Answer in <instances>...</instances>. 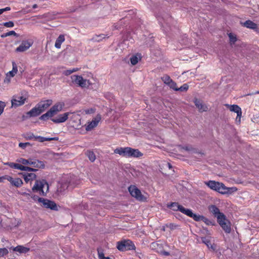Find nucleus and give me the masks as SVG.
Segmentation results:
<instances>
[{
	"label": "nucleus",
	"mask_w": 259,
	"mask_h": 259,
	"mask_svg": "<svg viewBox=\"0 0 259 259\" xmlns=\"http://www.w3.org/2000/svg\"><path fill=\"white\" fill-rule=\"evenodd\" d=\"M168 85L172 89L174 90L175 91H178V87L177 85V83L174 82L173 80H172L168 84Z\"/></svg>",
	"instance_id": "nucleus-41"
},
{
	"label": "nucleus",
	"mask_w": 259,
	"mask_h": 259,
	"mask_svg": "<svg viewBox=\"0 0 259 259\" xmlns=\"http://www.w3.org/2000/svg\"><path fill=\"white\" fill-rule=\"evenodd\" d=\"M22 174L24 181L26 183H31V182L36 179V175L32 172H22Z\"/></svg>",
	"instance_id": "nucleus-17"
},
{
	"label": "nucleus",
	"mask_w": 259,
	"mask_h": 259,
	"mask_svg": "<svg viewBox=\"0 0 259 259\" xmlns=\"http://www.w3.org/2000/svg\"><path fill=\"white\" fill-rule=\"evenodd\" d=\"M39 199L42 201L40 203L45 208H50L52 210H57V205L54 201L45 198Z\"/></svg>",
	"instance_id": "nucleus-14"
},
{
	"label": "nucleus",
	"mask_w": 259,
	"mask_h": 259,
	"mask_svg": "<svg viewBox=\"0 0 259 259\" xmlns=\"http://www.w3.org/2000/svg\"><path fill=\"white\" fill-rule=\"evenodd\" d=\"M65 36L63 34H60L56 39L55 44V47L57 49H60L62 44L65 41Z\"/></svg>",
	"instance_id": "nucleus-27"
},
{
	"label": "nucleus",
	"mask_w": 259,
	"mask_h": 259,
	"mask_svg": "<svg viewBox=\"0 0 259 259\" xmlns=\"http://www.w3.org/2000/svg\"><path fill=\"white\" fill-rule=\"evenodd\" d=\"M53 101L52 100H47L45 101H42L38 103L37 105L38 106V108H40L41 112H44L52 104Z\"/></svg>",
	"instance_id": "nucleus-20"
},
{
	"label": "nucleus",
	"mask_w": 259,
	"mask_h": 259,
	"mask_svg": "<svg viewBox=\"0 0 259 259\" xmlns=\"http://www.w3.org/2000/svg\"><path fill=\"white\" fill-rule=\"evenodd\" d=\"M17 169L21 170H23V171H27L28 172H32V171L35 172V171H37V169L33 168L32 167H28V166H24L22 164H20L19 163H18Z\"/></svg>",
	"instance_id": "nucleus-28"
},
{
	"label": "nucleus",
	"mask_w": 259,
	"mask_h": 259,
	"mask_svg": "<svg viewBox=\"0 0 259 259\" xmlns=\"http://www.w3.org/2000/svg\"><path fill=\"white\" fill-rule=\"evenodd\" d=\"M143 155V154L138 149L131 148L130 157L139 158Z\"/></svg>",
	"instance_id": "nucleus-26"
},
{
	"label": "nucleus",
	"mask_w": 259,
	"mask_h": 259,
	"mask_svg": "<svg viewBox=\"0 0 259 259\" xmlns=\"http://www.w3.org/2000/svg\"><path fill=\"white\" fill-rule=\"evenodd\" d=\"M35 136L32 133H27L24 135V138L27 140H34L35 141Z\"/></svg>",
	"instance_id": "nucleus-34"
},
{
	"label": "nucleus",
	"mask_w": 259,
	"mask_h": 259,
	"mask_svg": "<svg viewBox=\"0 0 259 259\" xmlns=\"http://www.w3.org/2000/svg\"><path fill=\"white\" fill-rule=\"evenodd\" d=\"M218 223L222 227L223 230L227 234H229L231 231V225L230 222L227 219L226 215L224 216V219H221L217 220Z\"/></svg>",
	"instance_id": "nucleus-7"
},
{
	"label": "nucleus",
	"mask_w": 259,
	"mask_h": 259,
	"mask_svg": "<svg viewBox=\"0 0 259 259\" xmlns=\"http://www.w3.org/2000/svg\"><path fill=\"white\" fill-rule=\"evenodd\" d=\"M64 105L63 103H56L53 106L47 113L42 115L39 118L41 120H45L49 117H52L54 114L62 110Z\"/></svg>",
	"instance_id": "nucleus-3"
},
{
	"label": "nucleus",
	"mask_w": 259,
	"mask_h": 259,
	"mask_svg": "<svg viewBox=\"0 0 259 259\" xmlns=\"http://www.w3.org/2000/svg\"><path fill=\"white\" fill-rule=\"evenodd\" d=\"M42 113L41 110L38 108V106L36 105L35 107L31 109L27 113L30 117H35L40 115Z\"/></svg>",
	"instance_id": "nucleus-22"
},
{
	"label": "nucleus",
	"mask_w": 259,
	"mask_h": 259,
	"mask_svg": "<svg viewBox=\"0 0 259 259\" xmlns=\"http://www.w3.org/2000/svg\"><path fill=\"white\" fill-rule=\"evenodd\" d=\"M6 107V104L4 102L0 101V115L3 113L4 108Z\"/></svg>",
	"instance_id": "nucleus-45"
},
{
	"label": "nucleus",
	"mask_w": 259,
	"mask_h": 259,
	"mask_svg": "<svg viewBox=\"0 0 259 259\" xmlns=\"http://www.w3.org/2000/svg\"><path fill=\"white\" fill-rule=\"evenodd\" d=\"M26 98L23 96H14L11 100L12 107H17L23 105L25 101Z\"/></svg>",
	"instance_id": "nucleus-8"
},
{
	"label": "nucleus",
	"mask_w": 259,
	"mask_h": 259,
	"mask_svg": "<svg viewBox=\"0 0 259 259\" xmlns=\"http://www.w3.org/2000/svg\"><path fill=\"white\" fill-rule=\"evenodd\" d=\"M5 165H7L9 166L11 168H14V169H17L18 163H14V162H6L4 163Z\"/></svg>",
	"instance_id": "nucleus-42"
},
{
	"label": "nucleus",
	"mask_w": 259,
	"mask_h": 259,
	"mask_svg": "<svg viewBox=\"0 0 259 259\" xmlns=\"http://www.w3.org/2000/svg\"><path fill=\"white\" fill-rule=\"evenodd\" d=\"M69 113L66 112L62 114H59L55 118H51V120L56 123L64 122L68 118Z\"/></svg>",
	"instance_id": "nucleus-19"
},
{
	"label": "nucleus",
	"mask_w": 259,
	"mask_h": 259,
	"mask_svg": "<svg viewBox=\"0 0 259 259\" xmlns=\"http://www.w3.org/2000/svg\"><path fill=\"white\" fill-rule=\"evenodd\" d=\"M3 180H5L4 178V176H3L2 177H0V182H3Z\"/></svg>",
	"instance_id": "nucleus-57"
},
{
	"label": "nucleus",
	"mask_w": 259,
	"mask_h": 259,
	"mask_svg": "<svg viewBox=\"0 0 259 259\" xmlns=\"http://www.w3.org/2000/svg\"><path fill=\"white\" fill-rule=\"evenodd\" d=\"M32 8L33 9H35L36 8H37V5L36 4H34L33 6H32Z\"/></svg>",
	"instance_id": "nucleus-58"
},
{
	"label": "nucleus",
	"mask_w": 259,
	"mask_h": 259,
	"mask_svg": "<svg viewBox=\"0 0 259 259\" xmlns=\"http://www.w3.org/2000/svg\"><path fill=\"white\" fill-rule=\"evenodd\" d=\"M230 42L231 44H234L237 41V38L236 36L233 35L232 33L229 34Z\"/></svg>",
	"instance_id": "nucleus-43"
},
{
	"label": "nucleus",
	"mask_w": 259,
	"mask_h": 259,
	"mask_svg": "<svg viewBox=\"0 0 259 259\" xmlns=\"http://www.w3.org/2000/svg\"><path fill=\"white\" fill-rule=\"evenodd\" d=\"M33 45L31 40H23L20 45L16 49L17 52H23L27 51Z\"/></svg>",
	"instance_id": "nucleus-11"
},
{
	"label": "nucleus",
	"mask_w": 259,
	"mask_h": 259,
	"mask_svg": "<svg viewBox=\"0 0 259 259\" xmlns=\"http://www.w3.org/2000/svg\"><path fill=\"white\" fill-rule=\"evenodd\" d=\"M31 191L41 196H46L49 192V185L45 179L35 180Z\"/></svg>",
	"instance_id": "nucleus-1"
},
{
	"label": "nucleus",
	"mask_w": 259,
	"mask_h": 259,
	"mask_svg": "<svg viewBox=\"0 0 259 259\" xmlns=\"http://www.w3.org/2000/svg\"><path fill=\"white\" fill-rule=\"evenodd\" d=\"M202 242L204 243L208 248L211 249L213 250H214L215 247L214 245V244H212L210 242V239L209 237H201Z\"/></svg>",
	"instance_id": "nucleus-25"
},
{
	"label": "nucleus",
	"mask_w": 259,
	"mask_h": 259,
	"mask_svg": "<svg viewBox=\"0 0 259 259\" xmlns=\"http://www.w3.org/2000/svg\"><path fill=\"white\" fill-rule=\"evenodd\" d=\"M257 94H259V91H258V92H257Z\"/></svg>",
	"instance_id": "nucleus-64"
},
{
	"label": "nucleus",
	"mask_w": 259,
	"mask_h": 259,
	"mask_svg": "<svg viewBox=\"0 0 259 259\" xmlns=\"http://www.w3.org/2000/svg\"><path fill=\"white\" fill-rule=\"evenodd\" d=\"M243 26L244 27H246V28L252 29H255L257 28V24L253 22L251 20H247L246 21L244 24Z\"/></svg>",
	"instance_id": "nucleus-29"
},
{
	"label": "nucleus",
	"mask_w": 259,
	"mask_h": 259,
	"mask_svg": "<svg viewBox=\"0 0 259 259\" xmlns=\"http://www.w3.org/2000/svg\"><path fill=\"white\" fill-rule=\"evenodd\" d=\"M167 207L174 211H180L182 213L185 214L187 208H185L182 205H180L178 202H171L167 204Z\"/></svg>",
	"instance_id": "nucleus-16"
},
{
	"label": "nucleus",
	"mask_w": 259,
	"mask_h": 259,
	"mask_svg": "<svg viewBox=\"0 0 259 259\" xmlns=\"http://www.w3.org/2000/svg\"><path fill=\"white\" fill-rule=\"evenodd\" d=\"M238 120V122H240L239 121V118H237V120H236V121H237Z\"/></svg>",
	"instance_id": "nucleus-61"
},
{
	"label": "nucleus",
	"mask_w": 259,
	"mask_h": 259,
	"mask_svg": "<svg viewBox=\"0 0 259 259\" xmlns=\"http://www.w3.org/2000/svg\"><path fill=\"white\" fill-rule=\"evenodd\" d=\"M227 188L228 189L227 193L235 192L237 190V189L236 187H231V188L227 187Z\"/></svg>",
	"instance_id": "nucleus-52"
},
{
	"label": "nucleus",
	"mask_w": 259,
	"mask_h": 259,
	"mask_svg": "<svg viewBox=\"0 0 259 259\" xmlns=\"http://www.w3.org/2000/svg\"><path fill=\"white\" fill-rule=\"evenodd\" d=\"M209 211L212 213L217 219V220L221 219H224L225 215L221 212L219 208L215 205H211L208 207Z\"/></svg>",
	"instance_id": "nucleus-10"
},
{
	"label": "nucleus",
	"mask_w": 259,
	"mask_h": 259,
	"mask_svg": "<svg viewBox=\"0 0 259 259\" xmlns=\"http://www.w3.org/2000/svg\"><path fill=\"white\" fill-rule=\"evenodd\" d=\"M71 73H72V71H71V70H67L65 71L64 73V74L67 76L70 75Z\"/></svg>",
	"instance_id": "nucleus-53"
},
{
	"label": "nucleus",
	"mask_w": 259,
	"mask_h": 259,
	"mask_svg": "<svg viewBox=\"0 0 259 259\" xmlns=\"http://www.w3.org/2000/svg\"><path fill=\"white\" fill-rule=\"evenodd\" d=\"M205 184L211 189L215 190L221 194H225L227 193L228 189L222 183L215 182L214 181H209L206 182Z\"/></svg>",
	"instance_id": "nucleus-2"
},
{
	"label": "nucleus",
	"mask_w": 259,
	"mask_h": 259,
	"mask_svg": "<svg viewBox=\"0 0 259 259\" xmlns=\"http://www.w3.org/2000/svg\"><path fill=\"white\" fill-rule=\"evenodd\" d=\"M59 138L55 137L53 138H45L39 136H36L35 141H38L39 142H44L45 141H58Z\"/></svg>",
	"instance_id": "nucleus-24"
},
{
	"label": "nucleus",
	"mask_w": 259,
	"mask_h": 259,
	"mask_svg": "<svg viewBox=\"0 0 259 259\" xmlns=\"http://www.w3.org/2000/svg\"><path fill=\"white\" fill-rule=\"evenodd\" d=\"M30 158L28 159H26L23 158H21L18 159L17 161L19 163H22L23 165H29L30 164Z\"/></svg>",
	"instance_id": "nucleus-37"
},
{
	"label": "nucleus",
	"mask_w": 259,
	"mask_h": 259,
	"mask_svg": "<svg viewBox=\"0 0 259 259\" xmlns=\"http://www.w3.org/2000/svg\"><path fill=\"white\" fill-rule=\"evenodd\" d=\"M161 79L164 82V83H165L167 85L172 80L170 78V76L167 74L164 75L161 77Z\"/></svg>",
	"instance_id": "nucleus-35"
},
{
	"label": "nucleus",
	"mask_w": 259,
	"mask_h": 259,
	"mask_svg": "<svg viewBox=\"0 0 259 259\" xmlns=\"http://www.w3.org/2000/svg\"><path fill=\"white\" fill-rule=\"evenodd\" d=\"M10 35L17 36V34L13 30L10 31L9 32L5 33L2 35V37H5Z\"/></svg>",
	"instance_id": "nucleus-38"
},
{
	"label": "nucleus",
	"mask_w": 259,
	"mask_h": 259,
	"mask_svg": "<svg viewBox=\"0 0 259 259\" xmlns=\"http://www.w3.org/2000/svg\"><path fill=\"white\" fill-rule=\"evenodd\" d=\"M131 147H119L114 150V153L118 154L120 155L125 157H130Z\"/></svg>",
	"instance_id": "nucleus-12"
},
{
	"label": "nucleus",
	"mask_w": 259,
	"mask_h": 259,
	"mask_svg": "<svg viewBox=\"0 0 259 259\" xmlns=\"http://www.w3.org/2000/svg\"><path fill=\"white\" fill-rule=\"evenodd\" d=\"M31 199H33L35 201H38L39 202H41L42 201L40 200L39 199H43V198L39 197L37 195H34L31 193Z\"/></svg>",
	"instance_id": "nucleus-44"
},
{
	"label": "nucleus",
	"mask_w": 259,
	"mask_h": 259,
	"mask_svg": "<svg viewBox=\"0 0 259 259\" xmlns=\"http://www.w3.org/2000/svg\"><path fill=\"white\" fill-rule=\"evenodd\" d=\"M78 70H79V68H74L72 70H71V71H72V73L74 72H76V71H77Z\"/></svg>",
	"instance_id": "nucleus-56"
},
{
	"label": "nucleus",
	"mask_w": 259,
	"mask_h": 259,
	"mask_svg": "<svg viewBox=\"0 0 259 259\" xmlns=\"http://www.w3.org/2000/svg\"><path fill=\"white\" fill-rule=\"evenodd\" d=\"M3 25L6 27H13L14 26V24L13 22L10 21L4 23Z\"/></svg>",
	"instance_id": "nucleus-48"
},
{
	"label": "nucleus",
	"mask_w": 259,
	"mask_h": 259,
	"mask_svg": "<svg viewBox=\"0 0 259 259\" xmlns=\"http://www.w3.org/2000/svg\"><path fill=\"white\" fill-rule=\"evenodd\" d=\"M27 145H30V143L28 142L26 143H20L19 146L23 149L25 148Z\"/></svg>",
	"instance_id": "nucleus-51"
},
{
	"label": "nucleus",
	"mask_w": 259,
	"mask_h": 259,
	"mask_svg": "<svg viewBox=\"0 0 259 259\" xmlns=\"http://www.w3.org/2000/svg\"><path fill=\"white\" fill-rule=\"evenodd\" d=\"M128 190L131 195L136 198L137 200L141 201H144L146 200V198L142 194L141 191L136 186H130Z\"/></svg>",
	"instance_id": "nucleus-6"
},
{
	"label": "nucleus",
	"mask_w": 259,
	"mask_h": 259,
	"mask_svg": "<svg viewBox=\"0 0 259 259\" xmlns=\"http://www.w3.org/2000/svg\"><path fill=\"white\" fill-rule=\"evenodd\" d=\"M13 68L12 70L9 72L8 74L11 77H14L17 73L18 68L17 65L15 62H12Z\"/></svg>",
	"instance_id": "nucleus-30"
},
{
	"label": "nucleus",
	"mask_w": 259,
	"mask_h": 259,
	"mask_svg": "<svg viewBox=\"0 0 259 259\" xmlns=\"http://www.w3.org/2000/svg\"><path fill=\"white\" fill-rule=\"evenodd\" d=\"M195 106L199 109L200 112L206 111L207 110V107L203 104L201 101L197 99H195L194 101Z\"/></svg>",
	"instance_id": "nucleus-23"
},
{
	"label": "nucleus",
	"mask_w": 259,
	"mask_h": 259,
	"mask_svg": "<svg viewBox=\"0 0 259 259\" xmlns=\"http://www.w3.org/2000/svg\"><path fill=\"white\" fill-rule=\"evenodd\" d=\"M201 221L203 222L207 226H214L215 225L214 221L210 220L203 215L202 216Z\"/></svg>",
	"instance_id": "nucleus-31"
},
{
	"label": "nucleus",
	"mask_w": 259,
	"mask_h": 259,
	"mask_svg": "<svg viewBox=\"0 0 259 259\" xmlns=\"http://www.w3.org/2000/svg\"><path fill=\"white\" fill-rule=\"evenodd\" d=\"M4 178L5 180H7L10 182L12 186L17 188L20 187L23 183L22 180L20 178H13L9 175L4 176Z\"/></svg>",
	"instance_id": "nucleus-9"
},
{
	"label": "nucleus",
	"mask_w": 259,
	"mask_h": 259,
	"mask_svg": "<svg viewBox=\"0 0 259 259\" xmlns=\"http://www.w3.org/2000/svg\"><path fill=\"white\" fill-rule=\"evenodd\" d=\"M168 165L169 168H170L171 167V165H170V164L168 163Z\"/></svg>",
	"instance_id": "nucleus-59"
},
{
	"label": "nucleus",
	"mask_w": 259,
	"mask_h": 259,
	"mask_svg": "<svg viewBox=\"0 0 259 259\" xmlns=\"http://www.w3.org/2000/svg\"><path fill=\"white\" fill-rule=\"evenodd\" d=\"M182 148H183V149H184L186 151H191L193 149V148L192 147H190L188 146H185V147H183Z\"/></svg>",
	"instance_id": "nucleus-54"
},
{
	"label": "nucleus",
	"mask_w": 259,
	"mask_h": 259,
	"mask_svg": "<svg viewBox=\"0 0 259 259\" xmlns=\"http://www.w3.org/2000/svg\"><path fill=\"white\" fill-rule=\"evenodd\" d=\"M71 77L73 82L82 88H89L92 84L89 80L84 79L80 75H73Z\"/></svg>",
	"instance_id": "nucleus-5"
},
{
	"label": "nucleus",
	"mask_w": 259,
	"mask_h": 259,
	"mask_svg": "<svg viewBox=\"0 0 259 259\" xmlns=\"http://www.w3.org/2000/svg\"><path fill=\"white\" fill-rule=\"evenodd\" d=\"M115 28L118 29V28H117V26H115Z\"/></svg>",
	"instance_id": "nucleus-62"
},
{
	"label": "nucleus",
	"mask_w": 259,
	"mask_h": 259,
	"mask_svg": "<svg viewBox=\"0 0 259 259\" xmlns=\"http://www.w3.org/2000/svg\"><path fill=\"white\" fill-rule=\"evenodd\" d=\"M8 253V251L6 248H0V256H3L5 255H6Z\"/></svg>",
	"instance_id": "nucleus-47"
},
{
	"label": "nucleus",
	"mask_w": 259,
	"mask_h": 259,
	"mask_svg": "<svg viewBox=\"0 0 259 259\" xmlns=\"http://www.w3.org/2000/svg\"><path fill=\"white\" fill-rule=\"evenodd\" d=\"M130 60H131V64L133 65H135L136 64H137L139 61V59H138V58L137 57V56H133L131 59H130Z\"/></svg>",
	"instance_id": "nucleus-39"
},
{
	"label": "nucleus",
	"mask_w": 259,
	"mask_h": 259,
	"mask_svg": "<svg viewBox=\"0 0 259 259\" xmlns=\"http://www.w3.org/2000/svg\"><path fill=\"white\" fill-rule=\"evenodd\" d=\"M226 106L229 107V109L231 111H233L237 113L236 120H237V118H239V121L240 122L241 117L242 115L241 108L237 105H226Z\"/></svg>",
	"instance_id": "nucleus-18"
},
{
	"label": "nucleus",
	"mask_w": 259,
	"mask_h": 259,
	"mask_svg": "<svg viewBox=\"0 0 259 259\" xmlns=\"http://www.w3.org/2000/svg\"><path fill=\"white\" fill-rule=\"evenodd\" d=\"M30 12V11H26L25 12H26V13H28V12Z\"/></svg>",
	"instance_id": "nucleus-63"
},
{
	"label": "nucleus",
	"mask_w": 259,
	"mask_h": 259,
	"mask_svg": "<svg viewBox=\"0 0 259 259\" xmlns=\"http://www.w3.org/2000/svg\"><path fill=\"white\" fill-rule=\"evenodd\" d=\"M189 86L187 84L185 83L182 85L181 87L178 88V91L185 92L188 90Z\"/></svg>",
	"instance_id": "nucleus-40"
},
{
	"label": "nucleus",
	"mask_w": 259,
	"mask_h": 259,
	"mask_svg": "<svg viewBox=\"0 0 259 259\" xmlns=\"http://www.w3.org/2000/svg\"><path fill=\"white\" fill-rule=\"evenodd\" d=\"M29 250L28 248L22 246H17L15 248V250L19 252H26Z\"/></svg>",
	"instance_id": "nucleus-36"
},
{
	"label": "nucleus",
	"mask_w": 259,
	"mask_h": 259,
	"mask_svg": "<svg viewBox=\"0 0 259 259\" xmlns=\"http://www.w3.org/2000/svg\"><path fill=\"white\" fill-rule=\"evenodd\" d=\"M117 248L120 251L135 250L136 246L131 240H123L117 242Z\"/></svg>",
	"instance_id": "nucleus-4"
},
{
	"label": "nucleus",
	"mask_w": 259,
	"mask_h": 259,
	"mask_svg": "<svg viewBox=\"0 0 259 259\" xmlns=\"http://www.w3.org/2000/svg\"><path fill=\"white\" fill-rule=\"evenodd\" d=\"M28 192H20L19 194L22 196H23L25 197V199L29 200L31 199V190L29 189H27Z\"/></svg>",
	"instance_id": "nucleus-32"
},
{
	"label": "nucleus",
	"mask_w": 259,
	"mask_h": 259,
	"mask_svg": "<svg viewBox=\"0 0 259 259\" xmlns=\"http://www.w3.org/2000/svg\"><path fill=\"white\" fill-rule=\"evenodd\" d=\"M101 120V116L100 114H98L95 118L93 119L92 121L88 122V125L85 127L86 131H91L94 127H96Z\"/></svg>",
	"instance_id": "nucleus-13"
},
{
	"label": "nucleus",
	"mask_w": 259,
	"mask_h": 259,
	"mask_svg": "<svg viewBox=\"0 0 259 259\" xmlns=\"http://www.w3.org/2000/svg\"><path fill=\"white\" fill-rule=\"evenodd\" d=\"M1 9V10L2 11V13H3V12H5V11L10 10H11V8H10V7H6V8H4V9Z\"/></svg>",
	"instance_id": "nucleus-55"
},
{
	"label": "nucleus",
	"mask_w": 259,
	"mask_h": 259,
	"mask_svg": "<svg viewBox=\"0 0 259 259\" xmlns=\"http://www.w3.org/2000/svg\"><path fill=\"white\" fill-rule=\"evenodd\" d=\"M185 214L187 215V216L190 218H193V219L194 221L197 222L201 221L203 215L193 213L192 211L190 209H187V210H185Z\"/></svg>",
	"instance_id": "nucleus-21"
},
{
	"label": "nucleus",
	"mask_w": 259,
	"mask_h": 259,
	"mask_svg": "<svg viewBox=\"0 0 259 259\" xmlns=\"http://www.w3.org/2000/svg\"><path fill=\"white\" fill-rule=\"evenodd\" d=\"M86 155L92 162H94L96 159V156L94 153L92 151H87L86 152Z\"/></svg>",
	"instance_id": "nucleus-33"
},
{
	"label": "nucleus",
	"mask_w": 259,
	"mask_h": 259,
	"mask_svg": "<svg viewBox=\"0 0 259 259\" xmlns=\"http://www.w3.org/2000/svg\"><path fill=\"white\" fill-rule=\"evenodd\" d=\"M105 37L104 36V34H100L99 35H97L96 36V38H95V39L97 41H101L102 39L104 38Z\"/></svg>",
	"instance_id": "nucleus-50"
},
{
	"label": "nucleus",
	"mask_w": 259,
	"mask_h": 259,
	"mask_svg": "<svg viewBox=\"0 0 259 259\" xmlns=\"http://www.w3.org/2000/svg\"><path fill=\"white\" fill-rule=\"evenodd\" d=\"M166 227L169 228L170 230H174L178 228L179 226L173 223H170L166 225Z\"/></svg>",
	"instance_id": "nucleus-46"
},
{
	"label": "nucleus",
	"mask_w": 259,
	"mask_h": 259,
	"mask_svg": "<svg viewBox=\"0 0 259 259\" xmlns=\"http://www.w3.org/2000/svg\"><path fill=\"white\" fill-rule=\"evenodd\" d=\"M98 255L99 259H110L109 257H105L104 253L102 252H99L98 251Z\"/></svg>",
	"instance_id": "nucleus-49"
},
{
	"label": "nucleus",
	"mask_w": 259,
	"mask_h": 259,
	"mask_svg": "<svg viewBox=\"0 0 259 259\" xmlns=\"http://www.w3.org/2000/svg\"><path fill=\"white\" fill-rule=\"evenodd\" d=\"M29 161V165L33 168L37 169V168H44L45 167V164L42 161L33 158H30Z\"/></svg>",
	"instance_id": "nucleus-15"
},
{
	"label": "nucleus",
	"mask_w": 259,
	"mask_h": 259,
	"mask_svg": "<svg viewBox=\"0 0 259 259\" xmlns=\"http://www.w3.org/2000/svg\"><path fill=\"white\" fill-rule=\"evenodd\" d=\"M2 11L1 9H0V15L2 14Z\"/></svg>",
	"instance_id": "nucleus-60"
}]
</instances>
